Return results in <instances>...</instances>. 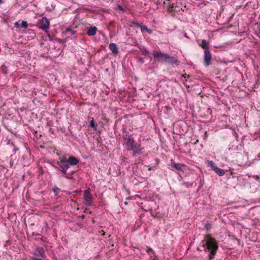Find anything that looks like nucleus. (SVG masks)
<instances>
[{"label":"nucleus","instance_id":"nucleus-11","mask_svg":"<svg viewBox=\"0 0 260 260\" xmlns=\"http://www.w3.org/2000/svg\"><path fill=\"white\" fill-rule=\"evenodd\" d=\"M50 22L49 19L46 17L42 18L40 21V25L39 27L44 31H46L49 26Z\"/></svg>","mask_w":260,"mask_h":260},{"label":"nucleus","instance_id":"nucleus-39","mask_svg":"<svg viewBox=\"0 0 260 260\" xmlns=\"http://www.w3.org/2000/svg\"><path fill=\"white\" fill-rule=\"evenodd\" d=\"M32 235H33V236L37 235V236H40V234H35V233H34V232L32 233Z\"/></svg>","mask_w":260,"mask_h":260},{"label":"nucleus","instance_id":"nucleus-32","mask_svg":"<svg viewBox=\"0 0 260 260\" xmlns=\"http://www.w3.org/2000/svg\"><path fill=\"white\" fill-rule=\"evenodd\" d=\"M182 77H183L184 78H189L190 77V76L189 75H187L186 74H184L182 75Z\"/></svg>","mask_w":260,"mask_h":260},{"label":"nucleus","instance_id":"nucleus-37","mask_svg":"<svg viewBox=\"0 0 260 260\" xmlns=\"http://www.w3.org/2000/svg\"><path fill=\"white\" fill-rule=\"evenodd\" d=\"M208 112L210 114H211V112H212V110L210 109H208V110H207Z\"/></svg>","mask_w":260,"mask_h":260},{"label":"nucleus","instance_id":"nucleus-31","mask_svg":"<svg viewBox=\"0 0 260 260\" xmlns=\"http://www.w3.org/2000/svg\"><path fill=\"white\" fill-rule=\"evenodd\" d=\"M146 31L149 34H151L152 32V31L151 29L150 28H147Z\"/></svg>","mask_w":260,"mask_h":260},{"label":"nucleus","instance_id":"nucleus-19","mask_svg":"<svg viewBox=\"0 0 260 260\" xmlns=\"http://www.w3.org/2000/svg\"><path fill=\"white\" fill-rule=\"evenodd\" d=\"M208 45L209 42L207 41L206 40H203L202 41V44H201V46L202 48L204 49L205 50H209Z\"/></svg>","mask_w":260,"mask_h":260},{"label":"nucleus","instance_id":"nucleus-12","mask_svg":"<svg viewBox=\"0 0 260 260\" xmlns=\"http://www.w3.org/2000/svg\"><path fill=\"white\" fill-rule=\"evenodd\" d=\"M204 60L205 66L207 67L211 64L212 57L209 50L204 51Z\"/></svg>","mask_w":260,"mask_h":260},{"label":"nucleus","instance_id":"nucleus-16","mask_svg":"<svg viewBox=\"0 0 260 260\" xmlns=\"http://www.w3.org/2000/svg\"><path fill=\"white\" fill-rule=\"evenodd\" d=\"M97 30H98V29H97L96 27H95V26L90 27L89 28H87V34L89 37L93 36L96 34Z\"/></svg>","mask_w":260,"mask_h":260},{"label":"nucleus","instance_id":"nucleus-41","mask_svg":"<svg viewBox=\"0 0 260 260\" xmlns=\"http://www.w3.org/2000/svg\"><path fill=\"white\" fill-rule=\"evenodd\" d=\"M124 204L127 205V202H124Z\"/></svg>","mask_w":260,"mask_h":260},{"label":"nucleus","instance_id":"nucleus-14","mask_svg":"<svg viewBox=\"0 0 260 260\" xmlns=\"http://www.w3.org/2000/svg\"><path fill=\"white\" fill-rule=\"evenodd\" d=\"M68 164H69V166H76L77 165L79 160L78 158L74 156H70L68 159H67Z\"/></svg>","mask_w":260,"mask_h":260},{"label":"nucleus","instance_id":"nucleus-33","mask_svg":"<svg viewBox=\"0 0 260 260\" xmlns=\"http://www.w3.org/2000/svg\"><path fill=\"white\" fill-rule=\"evenodd\" d=\"M257 29L258 30V34H259V37H260V24H258L257 27Z\"/></svg>","mask_w":260,"mask_h":260},{"label":"nucleus","instance_id":"nucleus-2","mask_svg":"<svg viewBox=\"0 0 260 260\" xmlns=\"http://www.w3.org/2000/svg\"><path fill=\"white\" fill-rule=\"evenodd\" d=\"M229 150L231 152V154L236 155L237 161L239 163V166H242L246 162L247 160V156L243 150L242 145L239 144L237 141L231 143Z\"/></svg>","mask_w":260,"mask_h":260},{"label":"nucleus","instance_id":"nucleus-26","mask_svg":"<svg viewBox=\"0 0 260 260\" xmlns=\"http://www.w3.org/2000/svg\"><path fill=\"white\" fill-rule=\"evenodd\" d=\"M253 178L256 180L260 182V175H254L253 176Z\"/></svg>","mask_w":260,"mask_h":260},{"label":"nucleus","instance_id":"nucleus-9","mask_svg":"<svg viewBox=\"0 0 260 260\" xmlns=\"http://www.w3.org/2000/svg\"><path fill=\"white\" fill-rule=\"evenodd\" d=\"M84 199L85 201V205L86 206H90L91 205L93 198L90 191L88 189L84 190L83 193Z\"/></svg>","mask_w":260,"mask_h":260},{"label":"nucleus","instance_id":"nucleus-42","mask_svg":"<svg viewBox=\"0 0 260 260\" xmlns=\"http://www.w3.org/2000/svg\"><path fill=\"white\" fill-rule=\"evenodd\" d=\"M173 8V6H170V9H172Z\"/></svg>","mask_w":260,"mask_h":260},{"label":"nucleus","instance_id":"nucleus-15","mask_svg":"<svg viewBox=\"0 0 260 260\" xmlns=\"http://www.w3.org/2000/svg\"><path fill=\"white\" fill-rule=\"evenodd\" d=\"M171 166L176 170L182 171V167L184 166V165L180 163H176L173 160H171Z\"/></svg>","mask_w":260,"mask_h":260},{"label":"nucleus","instance_id":"nucleus-34","mask_svg":"<svg viewBox=\"0 0 260 260\" xmlns=\"http://www.w3.org/2000/svg\"><path fill=\"white\" fill-rule=\"evenodd\" d=\"M208 135L207 132H205V134H204V135L203 136L204 139H206L208 137Z\"/></svg>","mask_w":260,"mask_h":260},{"label":"nucleus","instance_id":"nucleus-21","mask_svg":"<svg viewBox=\"0 0 260 260\" xmlns=\"http://www.w3.org/2000/svg\"><path fill=\"white\" fill-rule=\"evenodd\" d=\"M66 34H70L71 35H74L75 34H76L77 31L76 30L71 28H68L66 29Z\"/></svg>","mask_w":260,"mask_h":260},{"label":"nucleus","instance_id":"nucleus-38","mask_svg":"<svg viewBox=\"0 0 260 260\" xmlns=\"http://www.w3.org/2000/svg\"><path fill=\"white\" fill-rule=\"evenodd\" d=\"M15 25L17 26L19 25V23L18 22H16L15 23H14Z\"/></svg>","mask_w":260,"mask_h":260},{"label":"nucleus","instance_id":"nucleus-25","mask_svg":"<svg viewBox=\"0 0 260 260\" xmlns=\"http://www.w3.org/2000/svg\"><path fill=\"white\" fill-rule=\"evenodd\" d=\"M133 26H136L137 27H139L140 26H141V24H140V23H138L137 22H134H134H132V24L129 25V26H131V27H132Z\"/></svg>","mask_w":260,"mask_h":260},{"label":"nucleus","instance_id":"nucleus-30","mask_svg":"<svg viewBox=\"0 0 260 260\" xmlns=\"http://www.w3.org/2000/svg\"><path fill=\"white\" fill-rule=\"evenodd\" d=\"M30 260H43L40 258H37V257H31L30 258Z\"/></svg>","mask_w":260,"mask_h":260},{"label":"nucleus","instance_id":"nucleus-7","mask_svg":"<svg viewBox=\"0 0 260 260\" xmlns=\"http://www.w3.org/2000/svg\"><path fill=\"white\" fill-rule=\"evenodd\" d=\"M32 257L40 258L42 259L45 257V251L42 247H37L32 252Z\"/></svg>","mask_w":260,"mask_h":260},{"label":"nucleus","instance_id":"nucleus-8","mask_svg":"<svg viewBox=\"0 0 260 260\" xmlns=\"http://www.w3.org/2000/svg\"><path fill=\"white\" fill-rule=\"evenodd\" d=\"M208 165L219 176H222L224 175L225 170L219 168L216 166L215 164L213 161H208Z\"/></svg>","mask_w":260,"mask_h":260},{"label":"nucleus","instance_id":"nucleus-36","mask_svg":"<svg viewBox=\"0 0 260 260\" xmlns=\"http://www.w3.org/2000/svg\"><path fill=\"white\" fill-rule=\"evenodd\" d=\"M257 160H260V153H259L257 155V158H256Z\"/></svg>","mask_w":260,"mask_h":260},{"label":"nucleus","instance_id":"nucleus-29","mask_svg":"<svg viewBox=\"0 0 260 260\" xmlns=\"http://www.w3.org/2000/svg\"><path fill=\"white\" fill-rule=\"evenodd\" d=\"M210 1H212V0H210ZM227 0H218V3L219 4H222L223 3H226Z\"/></svg>","mask_w":260,"mask_h":260},{"label":"nucleus","instance_id":"nucleus-22","mask_svg":"<svg viewBox=\"0 0 260 260\" xmlns=\"http://www.w3.org/2000/svg\"><path fill=\"white\" fill-rule=\"evenodd\" d=\"M52 190L53 191L54 194L55 196H57L58 194V193L60 190V189L55 185L52 187Z\"/></svg>","mask_w":260,"mask_h":260},{"label":"nucleus","instance_id":"nucleus-27","mask_svg":"<svg viewBox=\"0 0 260 260\" xmlns=\"http://www.w3.org/2000/svg\"><path fill=\"white\" fill-rule=\"evenodd\" d=\"M139 27L141 28L142 32H143L144 30H146L148 28L145 26H142V24H141V26Z\"/></svg>","mask_w":260,"mask_h":260},{"label":"nucleus","instance_id":"nucleus-3","mask_svg":"<svg viewBox=\"0 0 260 260\" xmlns=\"http://www.w3.org/2000/svg\"><path fill=\"white\" fill-rule=\"evenodd\" d=\"M68 162L67 159L64 157H59L56 161V164L57 165V169L58 172L61 173L62 174L61 177H64L67 179L72 178V175L74 173L73 171L71 173H67V170L69 168ZM57 169V167H55Z\"/></svg>","mask_w":260,"mask_h":260},{"label":"nucleus","instance_id":"nucleus-4","mask_svg":"<svg viewBox=\"0 0 260 260\" xmlns=\"http://www.w3.org/2000/svg\"><path fill=\"white\" fill-rule=\"evenodd\" d=\"M122 138L124 141L123 145L127 148H129V146H131V144L135 141L133 135L126 131L124 128H122Z\"/></svg>","mask_w":260,"mask_h":260},{"label":"nucleus","instance_id":"nucleus-18","mask_svg":"<svg viewBox=\"0 0 260 260\" xmlns=\"http://www.w3.org/2000/svg\"><path fill=\"white\" fill-rule=\"evenodd\" d=\"M137 46L141 50L142 54L143 55H147L149 54V51L147 50V48L145 47L140 45H137Z\"/></svg>","mask_w":260,"mask_h":260},{"label":"nucleus","instance_id":"nucleus-17","mask_svg":"<svg viewBox=\"0 0 260 260\" xmlns=\"http://www.w3.org/2000/svg\"><path fill=\"white\" fill-rule=\"evenodd\" d=\"M109 48L113 53L117 54L118 52V47L115 43H110L109 45Z\"/></svg>","mask_w":260,"mask_h":260},{"label":"nucleus","instance_id":"nucleus-23","mask_svg":"<svg viewBox=\"0 0 260 260\" xmlns=\"http://www.w3.org/2000/svg\"><path fill=\"white\" fill-rule=\"evenodd\" d=\"M90 126L92 127L94 131H96L97 129L98 125L94 123L93 119L90 121Z\"/></svg>","mask_w":260,"mask_h":260},{"label":"nucleus","instance_id":"nucleus-40","mask_svg":"<svg viewBox=\"0 0 260 260\" xmlns=\"http://www.w3.org/2000/svg\"><path fill=\"white\" fill-rule=\"evenodd\" d=\"M3 3H4V1L3 0H0V5L2 4Z\"/></svg>","mask_w":260,"mask_h":260},{"label":"nucleus","instance_id":"nucleus-35","mask_svg":"<svg viewBox=\"0 0 260 260\" xmlns=\"http://www.w3.org/2000/svg\"><path fill=\"white\" fill-rule=\"evenodd\" d=\"M211 228V225L208 224L206 225V228L207 229V230H209Z\"/></svg>","mask_w":260,"mask_h":260},{"label":"nucleus","instance_id":"nucleus-24","mask_svg":"<svg viewBox=\"0 0 260 260\" xmlns=\"http://www.w3.org/2000/svg\"><path fill=\"white\" fill-rule=\"evenodd\" d=\"M20 25L21 27L24 28H26L28 27L27 22L25 20H23Z\"/></svg>","mask_w":260,"mask_h":260},{"label":"nucleus","instance_id":"nucleus-6","mask_svg":"<svg viewBox=\"0 0 260 260\" xmlns=\"http://www.w3.org/2000/svg\"><path fill=\"white\" fill-rule=\"evenodd\" d=\"M152 55L154 58L157 59L159 62L163 63H167V60L169 57L168 54L164 53L161 51H153Z\"/></svg>","mask_w":260,"mask_h":260},{"label":"nucleus","instance_id":"nucleus-5","mask_svg":"<svg viewBox=\"0 0 260 260\" xmlns=\"http://www.w3.org/2000/svg\"><path fill=\"white\" fill-rule=\"evenodd\" d=\"M127 148L133 151V156H134L142 153V151L144 149L143 147H141L140 143L136 142L135 141L131 144L129 148Z\"/></svg>","mask_w":260,"mask_h":260},{"label":"nucleus","instance_id":"nucleus-20","mask_svg":"<svg viewBox=\"0 0 260 260\" xmlns=\"http://www.w3.org/2000/svg\"><path fill=\"white\" fill-rule=\"evenodd\" d=\"M194 183V182H193V181L189 182V181H185L184 180L182 181V185L185 186L187 188H189V187H191L193 185Z\"/></svg>","mask_w":260,"mask_h":260},{"label":"nucleus","instance_id":"nucleus-13","mask_svg":"<svg viewBox=\"0 0 260 260\" xmlns=\"http://www.w3.org/2000/svg\"><path fill=\"white\" fill-rule=\"evenodd\" d=\"M167 63L171 64L173 67L178 66L179 61L178 59L174 56H171L169 54V57L167 60Z\"/></svg>","mask_w":260,"mask_h":260},{"label":"nucleus","instance_id":"nucleus-28","mask_svg":"<svg viewBox=\"0 0 260 260\" xmlns=\"http://www.w3.org/2000/svg\"><path fill=\"white\" fill-rule=\"evenodd\" d=\"M116 9H118V10H119L121 11H124V9L120 5H117Z\"/></svg>","mask_w":260,"mask_h":260},{"label":"nucleus","instance_id":"nucleus-10","mask_svg":"<svg viewBox=\"0 0 260 260\" xmlns=\"http://www.w3.org/2000/svg\"><path fill=\"white\" fill-rule=\"evenodd\" d=\"M144 249L149 255L148 260H159L158 257L156 255L154 250L150 247L146 246Z\"/></svg>","mask_w":260,"mask_h":260},{"label":"nucleus","instance_id":"nucleus-1","mask_svg":"<svg viewBox=\"0 0 260 260\" xmlns=\"http://www.w3.org/2000/svg\"><path fill=\"white\" fill-rule=\"evenodd\" d=\"M218 248L217 241L210 235H207L204 240L202 241L198 250L209 253L208 260H212Z\"/></svg>","mask_w":260,"mask_h":260}]
</instances>
